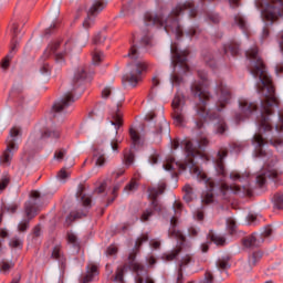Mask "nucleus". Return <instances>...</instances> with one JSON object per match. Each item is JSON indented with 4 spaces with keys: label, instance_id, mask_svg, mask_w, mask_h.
Instances as JSON below:
<instances>
[{
    "label": "nucleus",
    "instance_id": "4468645a",
    "mask_svg": "<svg viewBox=\"0 0 283 283\" xmlns=\"http://www.w3.org/2000/svg\"><path fill=\"white\" fill-rule=\"evenodd\" d=\"M74 101V95L72 92H70L66 93L61 99L55 102L52 107L53 118H59V116L67 114V107H70Z\"/></svg>",
    "mask_w": 283,
    "mask_h": 283
},
{
    "label": "nucleus",
    "instance_id": "ddd939ff",
    "mask_svg": "<svg viewBox=\"0 0 283 283\" xmlns=\"http://www.w3.org/2000/svg\"><path fill=\"white\" fill-rule=\"evenodd\" d=\"M217 103L216 107L219 112H222L231 103V88L224 84L223 81L217 82Z\"/></svg>",
    "mask_w": 283,
    "mask_h": 283
},
{
    "label": "nucleus",
    "instance_id": "a18cd8bd",
    "mask_svg": "<svg viewBox=\"0 0 283 283\" xmlns=\"http://www.w3.org/2000/svg\"><path fill=\"white\" fill-rule=\"evenodd\" d=\"M129 134H130V140H132L133 145L135 147H136V145H140V135H138V133L133 128H130Z\"/></svg>",
    "mask_w": 283,
    "mask_h": 283
},
{
    "label": "nucleus",
    "instance_id": "4c0bfd02",
    "mask_svg": "<svg viewBox=\"0 0 283 283\" xmlns=\"http://www.w3.org/2000/svg\"><path fill=\"white\" fill-rule=\"evenodd\" d=\"M186 36H188V39H198V36H200V28L191 27L186 31Z\"/></svg>",
    "mask_w": 283,
    "mask_h": 283
},
{
    "label": "nucleus",
    "instance_id": "dca6fc26",
    "mask_svg": "<svg viewBox=\"0 0 283 283\" xmlns=\"http://www.w3.org/2000/svg\"><path fill=\"white\" fill-rule=\"evenodd\" d=\"M239 108L242 115L235 116L237 123H240V120H244V118L251 116V114L258 109V105H255V103L249 102V99L241 98L239 99Z\"/></svg>",
    "mask_w": 283,
    "mask_h": 283
},
{
    "label": "nucleus",
    "instance_id": "8fccbe9b",
    "mask_svg": "<svg viewBox=\"0 0 283 283\" xmlns=\"http://www.w3.org/2000/svg\"><path fill=\"white\" fill-rule=\"evenodd\" d=\"M66 154H67V150L65 148L57 149L54 153V158H55V160H59V163H61V160H63V158H65Z\"/></svg>",
    "mask_w": 283,
    "mask_h": 283
},
{
    "label": "nucleus",
    "instance_id": "f704fd0d",
    "mask_svg": "<svg viewBox=\"0 0 283 283\" xmlns=\"http://www.w3.org/2000/svg\"><path fill=\"white\" fill-rule=\"evenodd\" d=\"M184 192H185L184 200L186 202H191V200H193V188H191V186L189 185H186L184 187Z\"/></svg>",
    "mask_w": 283,
    "mask_h": 283
},
{
    "label": "nucleus",
    "instance_id": "bf43d9fd",
    "mask_svg": "<svg viewBox=\"0 0 283 283\" xmlns=\"http://www.w3.org/2000/svg\"><path fill=\"white\" fill-rule=\"evenodd\" d=\"M158 158H159V155L158 153L154 151V153H150L149 157H148V163L150 165H157L158 164Z\"/></svg>",
    "mask_w": 283,
    "mask_h": 283
},
{
    "label": "nucleus",
    "instance_id": "49530a36",
    "mask_svg": "<svg viewBox=\"0 0 283 283\" xmlns=\"http://www.w3.org/2000/svg\"><path fill=\"white\" fill-rule=\"evenodd\" d=\"M53 260H57V262H61L63 264V254L61 253V248L55 247L52 252Z\"/></svg>",
    "mask_w": 283,
    "mask_h": 283
},
{
    "label": "nucleus",
    "instance_id": "7c9ffc66",
    "mask_svg": "<svg viewBox=\"0 0 283 283\" xmlns=\"http://www.w3.org/2000/svg\"><path fill=\"white\" fill-rule=\"evenodd\" d=\"M259 260H262V252H254L248 260L249 268L245 271H251L258 264Z\"/></svg>",
    "mask_w": 283,
    "mask_h": 283
},
{
    "label": "nucleus",
    "instance_id": "cd10ccee",
    "mask_svg": "<svg viewBox=\"0 0 283 283\" xmlns=\"http://www.w3.org/2000/svg\"><path fill=\"white\" fill-rule=\"evenodd\" d=\"M208 238L209 240H211V242H213L214 244H217V247H224L227 239H224V237L220 235V234H216V232L210 231L208 233Z\"/></svg>",
    "mask_w": 283,
    "mask_h": 283
},
{
    "label": "nucleus",
    "instance_id": "69168bd1",
    "mask_svg": "<svg viewBox=\"0 0 283 283\" xmlns=\"http://www.w3.org/2000/svg\"><path fill=\"white\" fill-rule=\"evenodd\" d=\"M231 147H232V149H233V151H242V149L244 148V143H241V142H239V143H233V144H231Z\"/></svg>",
    "mask_w": 283,
    "mask_h": 283
},
{
    "label": "nucleus",
    "instance_id": "2f4dec72",
    "mask_svg": "<svg viewBox=\"0 0 283 283\" xmlns=\"http://www.w3.org/2000/svg\"><path fill=\"white\" fill-rule=\"evenodd\" d=\"M202 59H203L206 65H208L212 70H216V60L213 59V55L211 54V52H209V51L203 52Z\"/></svg>",
    "mask_w": 283,
    "mask_h": 283
},
{
    "label": "nucleus",
    "instance_id": "f8f14e48",
    "mask_svg": "<svg viewBox=\"0 0 283 283\" xmlns=\"http://www.w3.org/2000/svg\"><path fill=\"white\" fill-rule=\"evenodd\" d=\"M147 70V64L144 61H137L127 65L126 73L123 76V81L129 83L133 87L138 85L143 73Z\"/></svg>",
    "mask_w": 283,
    "mask_h": 283
},
{
    "label": "nucleus",
    "instance_id": "58836bf2",
    "mask_svg": "<svg viewBox=\"0 0 283 283\" xmlns=\"http://www.w3.org/2000/svg\"><path fill=\"white\" fill-rule=\"evenodd\" d=\"M127 56H129V59H133V61L140 59V52L138 51V46L136 44H133L130 46Z\"/></svg>",
    "mask_w": 283,
    "mask_h": 283
},
{
    "label": "nucleus",
    "instance_id": "9b49d317",
    "mask_svg": "<svg viewBox=\"0 0 283 283\" xmlns=\"http://www.w3.org/2000/svg\"><path fill=\"white\" fill-rule=\"evenodd\" d=\"M172 120L176 127H185L187 117L185 112V95L178 93L172 99Z\"/></svg>",
    "mask_w": 283,
    "mask_h": 283
},
{
    "label": "nucleus",
    "instance_id": "f3484780",
    "mask_svg": "<svg viewBox=\"0 0 283 283\" xmlns=\"http://www.w3.org/2000/svg\"><path fill=\"white\" fill-rule=\"evenodd\" d=\"M165 189H167L165 184L148 189L154 211H163V206L158 202V196L165 193Z\"/></svg>",
    "mask_w": 283,
    "mask_h": 283
},
{
    "label": "nucleus",
    "instance_id": "338daca9",
    "mask_svg": "<svg viewBox=\"0 0 283 283\" xmlns=\"http://www.w3.org/2000/svg\"><path fill=\"white\" fill-rule=\"evenodd\" d=\"M8 185H10V178L3 177L0 180V191H3L6 189V187H8Z\"/></svg>",
    "mask_w": 283,
    "mask_h": 283
},
{
    "label": "nucleus",
    "instance_id": "f03ea898",
    "mask_svg": "<svg viewBox=\"0 0 283 283\" xmlns=\"http://www.w3.org/2000/svg\"><path fill=\"white\" fill-rule=\"evenodd\" d=\"M208 145L209 139H207V137H200L195 142L184 140L181 142V147H184L186 154L185 163H176L174 157H167L166 161L163 164V169L166 171H176V169L185 171L186 169H189L190 174L195 176L199 182H203L208 189L201 196V202L203 205H211V202H213V189H219L222 193H227L229 191L237 195L240 193V186H229L222 181L216 185V181L207 177L205 170L198 167V160L205 159V153H202V149Z\"/></svg>",
    "mask_w": 283,
    "mask_h": 283
},
{
    "label": "nucleus",
    "instance_id": "20e7f679",
    "mask_svg": "<svg viewBox=\"0 0 283 283\" xmlns=\"http://www.w3.org/2000/svg\"><path fill=\"white\" fill-rule=\"evenodd\" d=\"M198 76L201 80L200 82H195L191 85V94L195 97L196 102V112L199 116V120L196 122L197 129H202L205 127V120L207 118H212L214 120V133L219 136H223L224 133L229 130V126L224 120V117L220 113L209 114L207 111V103H209L210 94L207 91L209 87V81H207V72L198 71Z\"/></svg>",
    "mask_w": 283,
    "mask_h": 283
},
{
    "label": "nucleus",
    "instance_id": "e2e57ef3",
    "mask_svg": "<svg viewBox=\"0 0 283 283\" xmlns=\"http://www.w3.org/2000/svg\"><path fill=\"white\" fill-rule=\"evenodd\" d=\"M57 178H59V180H66V178H70V174H67V170H65V168H62L57 172Z\"/></svg>",
    "mask_w": 283,
    "mask_h": 283
},
{
    "label": "nucleus",
    "instance_id": "6e6552de",
    "mask_svg": "<svg viewBox=\"0 0 283 283\" xmlns=\"http://www.w3.org/2000/svg\"><path fill=\"white\" fill-rule=\"evenodd\" d=\"M70 52H72V42L61 44L60 41H53L44 51V59H49V56H52L53 54L55 63L63 65L65 59L70 55Z\"/></svg>",
    "mask_w": 283,
    "mask_h": 283
},
{
    "label": "nucleus",
    "instance_id": "a211bd4d",
    "mask_svg": "<svg viewBox=\"0 0 283 283\" xmlns=\"http://www.w3.org/2000/svg\"><path fill=\"white\" fill-rule=\"evenodd\" d=\"M134 272H136L135 282L136 283H154V280L147 275V269L140 263L130 264Z\"/></svg>",
    "mask_w": 283,
    "mask_h": 283
},
{
    "label": "nucleus",
    "instance_id": "0e129e2a",
    "mask_svg": "<svg viewBox=\"0 0 283 283\" xmlns=\"http://www.w3.org/2000/svg\"><path fill=\"white\" fill-rule=\"evenodd\" d=\"M83 216H85V212H83V211H81V212L73 211V212L70 213L69 218L72 219V220H78V218H83Z\"/></svg>",
    "mask_w": 283,
    "mask_h": 283
},
{
    "label": "nucleus",
    "instance_id": "052dcab7",
    "mask_svg": "<svg viewBox=\"0 0 283 283\" xmlns=\"http://www.w3.org/2000/svg\"><path fill=\"white\" fill-rule=\"evenodd\" d=\"M207 19L211 21L212 23H220V15L218 13H208Z\"/></svg>",
    "mask_w": 283,
    "mask_h": 283
},
{
    "label": "nucleus",
    "instance_id": "c03bdc74",
    "mask_svg": "<svg viewBox=\"0 0 283 283\" xmlns=\"http://www.w3.org/2000/svg\"><path fill=\"white\" fill-rule=\"evenodd\" d=\"M125 271L123 269H117L116 274L113 276V282L125 283Z\"/></svg>",
    "mask_w": 283,
    "mask_h": 283
},
{
    "label": "nucleus",
    "instance_id": "3c124183",
    "mask_svg": "<svg viewBox=\"0 0 283 283\" xmlns=\"http://www.w3.org/2000/svg\"><path fill=\"white\" fill-rule=\"evenodd\" d=\"M107 36H105L103 33H97L94 39H93V43L95 45H101V43H105Z\"/></svg>",
    "mask_w": 283,
    "mask_h": 283
},
{
    "label": "nucleus",
    "instance_id": "393cba45",
    "mask_svg": "<svg viewBox=\"0 0 283 283\" xmlns=\"http://www.w3.org/2000/svg\"><path fill=\"white\" fill-rule=\"evenodd\" d=\"M98 275V268L94 264L87 265L86 274L82 276L81 282L82 283H90Z\"/></svg>",
    "mask_w": 283,
    "mask_h": 283
},
{
    "label": "nucleus",
    "instance_id": "72a5a7b5",
    "mask_svg": "<svg viewBox=\"0 0 283 283\" xmlns=\"http://www.w3.org/2000/svg\"><path fill=\"white\" fill-rule=\"evenodd\" d=\"M249 178V174H240L239 171H232L230 174V180H233V182H244Z\"/></svg>",
    "mask_w": 283,
    "mask_h": 283
},
{
    "label": "nucleus",
    "instance_id": "c756f323",
    "mask_svg": "<svg viewBox=\"0 0 283 283\" xmlns=\"http://www.w3.org/2000/svg\"><path fill=\"white\" fill-rule=\"evenodd\" d=\"M116 94L119 95V101H123V94H120V92H114V90L111 86H106L103 91H102V98H114V96H116Z\"/></svg>",
    "mask_w": 283,
    "mask_h": 283
},
{
    "label": "nucleus",
    "instance_id": "473e14b6",
    "mask_svg": "<svg viewBox=\"0 0 283 283\" xmlns=\"http://www.w3.org/2000/svg\"><path fill=\"white\" fill-rule=\"evenodd\" d=\"M59 136H61L59 128L46 129L44 133L39 134V138H59Z\"/></svg>",
    "mask_w": 283,
    "mask_h": 283
},
{
    "label": "nucleus",
    "instance_id": "9d476101",
    "mask_svg": "<svg viewBox=\"0 0 283 283\" xmlns=\"http://www.w3.org/2000/svg\"><path fill=\"white\" fill-rule=\"evenodd\" d=\"M21 134V129L19 127H13L10 129L9 137L7 138V148L2 154L1 163L2 165H10L12 163V158L14 154L19 150V146L17 145V140Z\"/></svg>",
    "mask_w": 283,
    "mask_h": 283
},
{
    "label": "nucleus",
    "instance_id": "de8ad7c7",
    "mask_svg": "<svg viewBox=\"0 0 283 283\" xmlns=\"http://www.w3.org/2000/svg\"><path fill=\"white\" fill-rule=\"evenodd\" d=\"M140 44L144 48H147V45H151V33H143V36L140 39Z\"/></svg>",
    "mask_w": 283,
    "mask_h": 283
},
{
    "label": "nucleus",
    "instance_id": "c85d7f7f",
    "mask_svg": "<svg viewBox=\"0 0 283 283\" xmlns=\"http://www.w3.org/2000/svg\"><path fill=\"white\" fill-rule=\"evenodd\" d=\"M234 24L238 25L243 32H248L247 19L244 15L238 13L234 15Z\"/></svg>",
    "mask_w": 283,
    "mask_h": 283
},
{
    "label": "nucleus",
    "instance_id": "a878e982",
    "mask_svg": "<svg viewBox=\"0 0 283 283\" xmlns=\"http://www.w3.org/2000/svg\"><path fill=\"white\" fill-rule=\"evenodd\" d=\"M242 243L245 249H255L260 247V244H262V241H260V237H255V234H252L243 238Z\"/></svg>",
    "mask_w": 283,
    "mask_h": 283
},
{
    "label": "nucleus",
    "instance_id": "774afa93",
    "mask_svg": "<svg viewBox=\"0 0 283 283\" xmlns=\"http://www.w3.org/2000/svg\"><path fill=\"white\" fill-rule=\"evenodd\" d=\"M201 283H213V274H211V272H206L205 279Z\"/></svg>",
    "mask_w": 283,
    "mask_h": 283
},
{
    "label": "nucleus",
    "instance_id": "412c9836",
    "mask_svg": "<svg viewBox=\"0 0 283 283\" xmlns=\"http://www.w3.org/2000/svg\"><path fill=\"white\" fill-rule=\"evenodd\" d=\"M111 125L115 127V134H118V129L123 127V113H120L119 104L117 107L111 111Z\"/></svg>",
    "mask_w": 283,
    "mask_h": 283
},
{
    "label": "nucleus",
    "instance_id": "ea45409f",
    "mask_svg": "<svg viewBox=\"0 0 283 283\" xmlns=\"http://www.w3.org/2000/svg\"><path fill=\"white\" fill-rule=\"evenodd\" d=\"M103 59H105V55L103 54V52L95 50L92 54V61H93V65H98L101 63V61H103Z\"/></svg>",
    "mask_w": 283,
    "mask_h": 283
},
{
    "label": "nucleus",
    "instance_id": "0eeeda50",
    "mask_svg": "<svg viewBox=\"0 0 283 283\" xmlns=\"http://www.w3.org/2000/svg\"><path fill=\"white\" fill-rule=\"evenodd\" d=\"M263 21L273 24L283 14V0H255Z\"/></svg>",
    "mask_w": 283,
    "mask_h": 283
},
{
    "label": "nucleus",
    "instance_id": "6ab92c4d",
    "mask_svg": "<svg viewBox=\"0 0 283 283\" xmlns=\"http://www.w3.org/2000/svg\"><path fill=\"white\" fill-rule=\"evenodd\" d=\"M227 149H221L217 154V159L214 160V168L218 174V176H221L222 178L227 177V168L224 167V159L228 156Z\"/></svg>",
    "mask_w": 283,
    "mask_h": 283
},
{
    "label": "nucleus",
    "instance_id": "7ed1b4c3",
    "mask_svg": "<svg viewBox=\"0 0 283 283\" xmlns=\"http://www.w3.org/2000/svg\"><path fill=\"white\" fill-rule=\"evenodd\" d=\"M200 13L192 1H186L177 4L167 18H160L155 13H146L144 17V23L147 28L156 25L157 28H164L167 34H175L176 39H182L185 32L180 22L182 20L198 19Z\"/></svg>",
    "mask_w": 283,
    "mask_h": 283
},
{
    "label": "nucleus",
    "instance_id": "aec40b11",
    "mask_svg": "<svg viewBox=\"0 0 283 283\" xmlns=\"http://www.w3.org/2000/svg\"><path fill=\"white\" fill-rule=\"evenodd\" d=\"M268 178H270V180H275V178H277V170L263 168L256 175V178H255L256 185L259 187H264V185H266V179Z\"/></svg>",
    "mask_w": 283,
    "mask_h": 283
},
{
    "label": "nucleus",
    "instance_id": "09e8293b",
    "mask_svg": "<svg viewBox=\"0 0 283 283\" xmlns=\"http://www.w3.org/2000/svg\"><path fill=\"white\" fill-rule=\"evenodd\" d=\"M274 205L277 209L283 208V192H277L274 195Z\"/></svg>",
    "mask_w": 283,
    "mask_h": 283
},
{
    "label": "nucleus",
    "instance_id": "2eb2a0df",
    "mask_svg": "<svg viewBox=\"0 0 283 283\" xmlns=\"http://www.w3.org/2000/svg\"><path fill=\"white\" fill-rule=\"evenodd\" d=\"M105 2L96 0L92 3L88 12H87V18L83 22V28L87 30V28L92 27V23H94V17H97V14H101L103 10H105Z\"/></svg>",
    "mask_w": 283,
    "mask_h": 283
},
{
    "label": "nucleus",
    "instance_id": "bb28decb",
    "mask_svg": "<svg viewBox=\"0 0 283 283\" xmlns=\"http://www.w3.org/2000/svg\"><path fill=\"white\" fill-rule=\"evenodd\" d=\"M224 54H231V56H238L240 54V44L235 41H231L230 43L223 46Z\"/></svg>",
    "mask_w": 283,
    "mask_h": 283
},
{
    "label": "nucleus",
    "instance_id": "f257e3e1",
    "mask_svg": "<svg viewBox=\"0 0 283 283\" xmlns=\"http://www.w3.org/2000/svg\"><path fill=\"white\" fill-rule=\"evenodd\" d=\"M245 59H248V70L254 78H259L256 90L262 96L260 116L256 124L259 133L253 136L252 145H254V156L256 158H266L270 156L264 150L265 145H272L276 149L283 147V111L277 113V123L273 128V118L275 117V107H280V99L275 95V86H273V80L266 72V66L258 46H252L245 51Z\"/></svg>",
    "mask_w": 283,
    "mask_h": 283
},
{
    "label": "nucleus",
    "instance_id": "5fc2aeb1",
    "mask_svg": "<svg viewBox=\"0 0 283 283\" xmlns=\"http://www.w3.org/2000/svg\"><path fill=\"white\" fill-rule=\"evenodd\" d=\"M273 234V228H271V226H268L264 228V230L262 231L261 235H259L260 240L262 238H271V235Z\"/></svg>",
    "mask_w": 283,
    "mask_h": 283
},
{
    "label": "nucleus",
    "instance_id": "6e6d98bb",
    "mask_svg": "<svg viewBox=\"0 0 283 283\" xmlns=\"http://www.w3.org/2000/svg\"><path fill=\"white\" fill-rule=\"evenodd\" d=\"M136 189H138V184L134 180H132L126 187H125V191L127 193H132V191H136Z\"/></svg>",
    "mask_w": 283,
    "mask_h": 283
},
{
    "label": "nucleus",
    "instance_id": "680f3d73",
    "mask_svg": "<svg viewBox=\"0 0 283 283\" xmlns=\"http://www.w3.org/2000/svg\"><path fill=\"white\" fill-rule=\"evenodd\" d=\"M9 247H11V249H19V247H21V240L19 238L11 239Z\"/></svg>",
    "mask_w": 283,
    "mask_h": 283
},
{
    "label": "nucleus",
    "instance_id": "1a4fd4ad",
    "mask_svg": "<svg viewBox=\"0 0 283 283\" xmlns=\"http://www.w3.org/2000/svg\"><path fill=\"white\" fill-rule=\"evenodd\" d=\"M41 198V193L36 190H33L31 192L30 199L24 203V212L27 216V219L22 220L19 226V231H28V228L30 227V220L36 217V212L39 211V200Z\"/></svg>",
    "mask_w": 283,
    "mask_h": 283
},
{
    "label": "nucleus",
    "instance_id": "37998d69",
    "mask_svg": "<svg viewBox=\"0 0 283 283\" xmlns=\"http://www.w3.org/2000/svg\"><path fill=\"white\" fill-rule=\"evenodd\" d=\"M216 264L219 271H227L231 266L229 265V259H219Z\"/></svg>",
    "mask_w": 283,
    "mask_h": 283
},
{
    "label": "nucleus",
    "instance_id": "e433bc0d",
    "mask_svg": "<svg viewBox=\"0 0 283 283\" xmlns=\"http://www.w3.org/2000/svg\"><path fill=\"white\" fill-rule=\"evenodd\" d=\"M14 50H17V44H13L10 54L2 60L1 62L2 70H8V67H10V61L12 60V53L14 52Z\"/></svg>",
    "mask_w": 283,
    "mask_h": 283
},
{
    "label": "nucleus",
    "instance_id": "79ce46f5",
    "mask_svg": "<svg viewBox=\"0 0 283 283\" xmlns=\"http://www.w3.org/2000/svg\"><path fill=\"white\" fill-rule=\"evenodd\" d=\"M67 241L70 244H72L75 249H78L81 247V243L78 242V238L73 232L67 233Z\"/></svg>",
    "mask_w": 283,
    "mask_h": 283
},
{
    "label": "nucleus",
    "instance_id": "4d7b16f0",
    "mask_svg": "<svg viewBox=\"0 0 283 283\" xmlns=\"http://www.w3.org/2000/svg\"><path fill=\"white\" fill-rule=\"evenodd\" d=\"M11 268H12V263L8 261L0 262V271H2V273H8V271H10Z\"/></svg>",
    "mask_w": 283,
    "mask_h": 283
},
{
    "label": "nucleus",
    "instance_id": "13d9d810",
    "mask_svg": "<svg viewBox=\"0 0 283 283\" xmlns=\"http://www.w3.org/2000/svg\"><path fill=\"white\" fill-rule=\"evenodd\" d=\"M227 227L230 229L231 233L235 231V228L238 227V223L235 222V219L233 218H228L227 219Z\"/></svg>",
    "mask_w": 283,
    "mask_h": 283
},
{
    "label": "nucleus",
    "instance_id": "4be33fe9",
    "mask_svg": "<svg viewBox=\"0 0 283 283\" xmlns=\"http://www.w3.org/2000/svg\"><path fill=\"white\" fill-rule=\"evenodd\" d=\"M87 81V71H85L83 67H80L75 71L74 77L72 81L73 91L78 90L81 85H84Z\"/></svg>",
    "mask_w": 283,
    "mask_h": 283
},
{
    "label": "nucleus",
    "instance_id": "5701e85b",
    "mask_svg": "<svg viewBox=\"0 0 283 283\" xmlns=\"http://www.w3.org/2000/svg\"><path fill=\"white\" fill-rule=\"evenodd\" d=\"M193 262V258L189 254L181 258L179 261V270H178V276H177V283H182V271L189 266Z\"/></svg>",
    "mask_w": 283,
    "mask_h": 283
},
{
    "label": "nucleus",
    "instance_id": "423d86ee",
    "mask_svg": "<svg viewBox=\"0 0 283 283\" xmlns=\"http://www.w3.org/2000/svg\"><path fill=\"white\" fill-rule=\"evenodd\" d=\"M172 208L175 211V216L170 219V224L172 229L169 230L168 237L177 240L178 245L172 251L163 255L166 262H172V260H176V258L180 255V251H182V244H185V234H182V232H180L179 230H176V224H178V216L182 213V203H180L179 201H175Z\"/></svg>",
    "mask_w": 283,
    "mask_h": 283
},
{
    "label": "nucleus",
    "instance_id": "b1692460",
    "mask_svg": "<svg viewBox=\"0 0 283 283\" xmlns=\"http://www.w3.org/2000/svg\"><path fill=\"white\" fill-rule=\"evenodd\" d=\"M76 198L81 200L83 207H92V198L85 195V185L80 184L77 187Z\"/></svg>",
    "mask_w": 283,
    "mask_h": 283
},
{
    "label": "nucleus",
    "instance_id": "864d4df0",
    "mask_svg": "<svg viewBox=\"0 0 283 283\" xmlns=\"http://www.w3.org/2000/svg\"><path fill=\"white\" fill-rule=\"evenodd\" d=\"M148 241H149V235L143 234L136 240L135 249H140V247H143V242H148Z\"/></svg>",
    "mask_w": 283,
    "mask_h": 283
},
{
    "label": "nucleus",
    "instance_id": "a19ab883",
    "mask_svg": "<svg viewBox=\"0 0 283 283\" xmlns=\"http://www.w3.org/2000/svg\"><path fill=\"white\" fill-rule=\"evenodd\" d=\"M40 74L46 77H49L52 74V67L50 66V63H42V65L40 66Z\"/></svg>",
    "mask_w": 283,
    "mask_h": 283
},
{
    "label": "nucleus",
    "instance_id": "603ef678",
    "mask_svg": "<svg viewBox=\"0 0 283 283\" xmlns=\"http://www.w3.org/2000/svg\"><path fill=\"white\" fill-rule=\"evenodd\" d=\"M153 216H154V210L151 208H149L143 212L140 220H142V222H147L149 220V218H151Z\"/></svg>",
    "mask_w": 283,
    "mask_h": 283
},
{
    "label": "nucleus",
    "instance_id": "c9c22d12",
    "mask_svg": "<svg viewBox=\"0 0 283 283\" xmlns=\"http://www.w3.org/2000/svg\"><path fill=\"white\" fill-rule=\"evenodd\" d=\"M158 134H169V123L166 119H161L158 124V129L156 130Z\"/></svg>",
    "mask_w": 283,
    "mask_h": 283
},
{
    "label": "nucleus",
    "instance_id": "39448f33",
    "mask_svg": "<svg viewBox=\"0 0 283 283\" xmlns=\"http://www.w3.org/2000/svg\"><path fill=\"white\" fill-rule=\"evenodd\" d=\"M171 65L174 67L170 74L171 85H182L185 78L184 74L189 72V65L187 64V57L189 56L188 50H180L177 43L170 45Z\"/></svg>",
    "mask_w": 283,
    "mask_h": 283
}]
</instances>
